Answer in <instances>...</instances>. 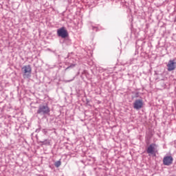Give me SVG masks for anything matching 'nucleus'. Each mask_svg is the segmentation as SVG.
<instances>
[{
    "mask_svg": "<svg viewBox=\"0 0 176 176\" xmlns=\"http://www.w3.org/2000/svg\"><path fill=\"white\" fill-rule=\"evenodd\" d=\"M37 115H40L41 116H45V115H50V107L47 104H40L38 107Z\"/></svg>",
    "mask_w": 176,
    "mask_h": 176,
    "instance_id": "f257e3e1",
    "label": "nucleus"
},
{
    "mask_svg": "<svg viewBox=\"0 0 176 176\" xmlns=\"http://www.w3.org/2000/svg\"><path fill=\"white\" fill-rule=\"evenodd\" d=\"M21 72L23 74V78H31V72H32V69L31 65H25L21 68Z\"/></svg>",
    "mask_w": 176,
    "mask_h": 176,
    "instance_id": "f03ea898",
    "label": "nucleus"
},
{
    "mask_svg": "<svg viewBox=\"0 0 176 176\" xmlns=\"http://www.w3.org/2000/svg\"><path fill=\"white\" fill-rule=\"evenodd\" d=\"M57 35L63 39H65V38H68V30H65V28L63 27L57 30Z\"/></svg>",
    "mask_w": 176,
    "mask_h": 176,
    "instance_id": "7ed1b4c3",
    "label": "nucleus"
},
{
    "mask_svg": "<svg viewBox=\"0 0 176 176\" xmlns=\"http://www.w3.org/2000/svg\"><path fill=\"white\" fill-rule=\"evenodd\" d=\"M144 107V100L142 99H137L133 102V109L140 111Z\"/></svg>",
    "mask_w": 176,
    "mask_h": 176,
    "instance_id": "20e7f679",
    "label": "nucleus"
},
{
    "mask_svg": "<svg viewBox=\"0 0 176 176\" xmlns=\"http://www.w3.org/2000/svg\"><path fill=\"white\" fill-rule=\"evenodd\" d=\"M173 162H174V158L171 155H166L163 158L164 166H171Z\"/></svg>",
    "mask_w": 176,
    "mask_h": 176,
    "instance_id": "39448f33",
    "label": "nucleus"
},
{
    "mask_svg": "<svg viewBox=\"0 0 176 176\" xmlns=\"http://www.w3.org/2000/svg\"><path fill=\"white\" fill-rule=\"evenodd\" d=\"M167 69L169 72H171V71H174V69H175L176 68L175 60H170L167 64Z\"/></svg>",
    "mask_w": 176,
    "mask_h": 176,
    "instance_id": "423d86ee",
    "label": "nucleus"
},
{
    "mask_svg": "<svg viewBox=\"0 0 176 176\" xmlns=\"http://www.w3.org/2000/svg\"><path fill=\"white\" fill-rule=\"evenodd\" d=\"M155 148H156V144H150L146 149L147 153H150L151 155H154V156H156V152L155 151Z\"/></svg>",
    "mask_w": 176,
    "mask_h": 176,
    "instance_id": "0eeeda50",
    "label": "nucleus"
},
{
    "mask_svg": "<svg viewBox=\"0 0 176 176\" xmlns=\"http://www.w3.org/2000/svg\"><path fill=\"white\" fill-rule=\"evenodd\" d=\"M41 145H50V140L46 139L44 141H40Z\"/></svg>",
    "mask_w": 176,
    "mask_h": 176,
    "instance_id": "6e6552de",
    "label": "nucleus"
},
{
    "mask_svg": "<svg viewBox=\"0 0 176 176\" xmlns=\"http://www.w3.org/2000/svg\"><path fill=\"white\" fill-rule=\"evenodd\" d=\"M76 65V64L72 63L69 67H67L65 69V71H67V69H69V68H74V67H75Z\"/></svg>",
    "mask_w": 176,
    "mask_h": 176,
    "instance_id": "1a4fd4ad",
    "label": "nucleus"
},
{
    "mask_svg": "<svg viewBox=\"0 0 176 176\" xmlns=\"http://www.w3.org/2000/svg\"><path fill=\"white\" fill-rule=\"evenodd\" d=\"M61 166V161H57L55 162V166L60 167Z\"/></svg>",
    "mask_w": 176,
    "mask_h": 176,
    "instance_id": "9d476101",
    "label": "nucleus"
},
{
    "mask_svg": "<svg viewBox=\"0 0 176 176\" xmlns=\"http://www.w3.org/2000/svg\"><path fill=\"white\" fill-rule=\"evenodd\" d=\"M42 132L43 133V134H45V135H46L47 134V129H44L42 130Z\"/></svg>",
    "mask_w": 176,
    "mask_h": 176,
    "instance_id": "9b49d317",
    "label": "nucleus"
},
{
    "mask_svg": "<svg viewBox=\"0 0 176 176\" xmlns=\"http://www.w3.org/2000/svg\"><path fill=\"white\" fill-rule=\"evenodd\" d=\"M135 98H138L140 97V94L138 92H136L135 94Z\"/></svg>",
    "mask_w": 176,
    "mask_h": 176,
    "instance_id": "f8f14e48",
    "label": "nucleus"
},
{
    "mask_svg": "<svg viewBox=\"0 0 176 176\" xmlns=\"http://www.w3.org/2000/svg\"><path fill=\"white\" fill-rule=\"evenodd\" d=\"M72 80H74V79H72V80H67V82H72Z\"/></svg>",
    "mask_w": 176,
    "mask_h": 176,
    "instance_id": "ddd939ff",
    "label": "nucleus"
}]
</instances>
